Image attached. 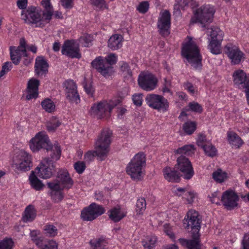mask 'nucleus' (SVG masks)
I'll return each instance as SVG.
<instances>
[{"instance_id": "nucleus-1", "label": "nucleus", "mask_w": 249, "mask_h": 249, "mask_svg": "<svg viewBox=\"0 0 249 249\" xmlns=\"http://www.w3.org/2000/svg\"><path fill=\"white\" fill-rule=\"evenodd\" d=\"M72 184L73 181L67 170H60L57 179L47 183L48 187L50 189L49 195L51 199L55 202L61 201L64 197L62 190L65 188H70Z\"/></svg>"}, {"instance_id": "nucleus-2", "label": "nucleus", "mask_w": 249, "mask_h": 249, "mask_svg": "<svg viewBox=\"0 0 249 249\" xmlns=\"http://www.w3.org/2000/svg\"><path fill=\"white\" fill-rule=\"evenodd\" d=\"M112 132L109 129L103 130L98 136L95 143V151H88L84 155L85 162L93 161L95 156L102 160L107 157L111 143Z\"/></svg>"}, {"instance_id": "nucleus-3", "label": "nucleus", "mask_w": 249, "mask_h": 249, "mask_svg": "<svg viewBox=\"0 0 249 249\" xmlns=\"http://www.w3.org/2000/svg\"><path fill=\"white\" fill-rule=\"evenodd\" d=\"M40 4L44 10L39 6H32L29 12L34 18V26L43 28L51 20L53 14V6L50 0H42Z\"/></svg>"}, {"instance_id": "nucleus-4", "label": "nucleus", "mask_w": 249, "mask_h": 249, "mask_svg": "<svg viewBox=\"0 0 249 249\" xmlns=\"http://www.w3.org/2000/svg\"><path fill=\"white\" fill-rule=\"evenodd\" d=\"M181 55L196 69L201 67L202 56L195 38L187 36L182 43Z\"/></svg>"}, {"instance_id": "nucleus-5", "label": "nucleus", "mask_w": 249, "mask_h": 249, "mask_svg": "<svg viewBox=\"0 0 249 249\" xmlns=\"http://www.w3.org/2000/svg\"><path fill=\"white\" fill-rule=\"evenodd\" d=\"M121 101V98L116 97L102 100L92 105L89 110V114L98 119L107 120L111 117L113 108Z\"/></svg>"}, {"instance_id": "nucleus-6", "label": "nucleus", "mask_w": 249, "mask_h": 249, "mask_svg": "<svg viewBox=\"0 0 249 249\" xmlns=\"http://www.w3.org/2000/svg\"><path fill=\"white\" fill-rule=\"evenodd\" d=\"M146 157L143 152H139L131 159L125 167L126 174L134 181L142 180L145 175Z\"/></svg>"}, {"instance_id": "nucleus-7", "label": "nucleus", "mask_w": 249, "mask_h": 249, "mask_svg": "<svg viewBox=\"0 0 249 249\" xmlns=\"http://www.w3.org/2000/svg\"><path fill=\"white\" fill-rule=\"evenodd\" d=\"M117 61V56L113 53L108 54L105 58L96 57L91 62L93 68L96 69L103 76L108 77L113 73L112 65Z\"/></svg>"}, {"instance_id": "nucleus-8", "label": "nucleus", "mask_w": 249, "mask_h": 249, "mask_svg": "<svg viewBox=\"0 0 249 249\" xmlns=\"http://www.w3.org/2000/svg\"><path fill=\"white\" fill-rule=\"evenodd\" d=\"M215 9L213 6L205 5L194 11V16L191 19L192 23H210L213 21Z\"/></svg>"}, {"instance_id": "nucleus-9", "label": "nucleus", "mask_w": 249, "mask_h": 249, "mask_svg": "<svg viewBox=\"0 0 249 249\" xmlns=\"http://www.w3.org/2000/svg\"><path fill=\"white\" fill-rule=\"evenodd\" d=\"M232 78L235 87L244 89L249 105V73H247L243 70L237 69L233 72Z\"/></svg>"}, {"instance_id": "nucleus-10", "label": "nucleus", "mask_w": 249, "mask_h": 249, "mask_svg": "<svg viewBox=\"0 0 249 249\" xmlns=\"http://www.w3.org/2000/svg\"><path fill=\"white\" fill-rule=\"evenodd\" d=\"M13 166L21 171H27L32 166V157L24 150L18 151L13 159Z\"/></svg>"}, {"instance_id": "nucleus-11", "label": "nucleus", "mask_w": 249, "mask_h": 249, "mask_svg": "<svg viewBox=\"0 0 249 249\" xmlns=\"http://www.w3.org/2000/svg\"><path fill=\"white\" fill-rule=\"evenodd\" d=\"M224 52L233 65L241 64L246 59V55L238 46L231 43H227L224 47Z\"/></svg>"}, {"instance_id": "nucleus-12", "label": "nucleus", "mask_w": 249, "mask_h": 249, "mask_svg": "<svg viewBox=\"0 0 249 249\" xmlns=\"http://www.w3.org/2000/svg\"><path fill=\"white\" fill-rule=\"evenodd\" d=\"M145 101L149 107L159 111L165 112L169 109V102L161 95L148 94L145 97Z\"/></svg>"}, {"instance_id": "nucleus-13", "label": "nucleus", "mask_w": 249, "mask_h": 249, "mask_svg": "<svg viewBox=\"0 0 249 249\" xmlns=\"http://www.w3.org/2000/svg\"><path fill=\"white\" fill-rule=\"evenodd\" d=\"M138 83L142 89L146 91H151L157 88L158 79L153 73L142 71L139 75Z\"/></svg>"}, {"instance_id": "nucleus-14", "label": "nucleus", "mask_w": 249, "mask_h": 249, "mask_svg": "<svg viewBox=\"0 0 249 249\" xmlns=\"http://www.w3.org/2000/svg\"><path fill=\"white\" fill-rule=\"evenodd\" d=\"M50 141L48 135L45 132H39L32 138L29 142V146L31 150L36 152L42 148L49 151Z\"/></svg>"}, {"instance_id": "nucleus-15", "label": "nucleus", "mask_w": 249, "mask_h": 249, "mask_svg": "<svg viewBox=\"0 0 249 249\" xmlns=\"http://www.w3.org/2000/svg\"><path fill=\"white\" fill-rule=\"evenodd\" d=\"M201 223L198 213L193 209L188 211L183 220V224L186 229H191L194 232L197 233L201 228Z\"/></svg>"}, {"instance_id": "nucleus-16", "label": "nucleus", "mask_w": 249, "mask_h": 249, "mask_svg": "<svg viewBox=\"0 0 249 249\" xmlns=\"http://www.w3.org/2000/svg\"><path fill=\"white\" fill-rule=\"evenodd\" d=\"M9 51L11 60L15 65L19 64L22 58H23V63L26 66L29 65L33 60V57L28 55L27 51H23L16 46L10 47Z\"/></svg>"}, {"instance_id": "nucleus-17", "label": "nucleus", "mask_w": 249, "mask_h": 249, "mask_svg": "<svg viewBox=\"0 0 249 249\" xmlns=\"http://www.w3.org/2000/svg\"><path fill=\"white\" fill-rule=\"evenodd\" d=\"M54 171L53 163L48 159L42 160L35 169L37 176L43 179L51 178Z\"/></svg>"}, {"instance_id": "nucleus-18", "label": "nucleus", "mask_w": 249, "mask_h": 249, "mask_svg": "<svg viewBox=\"0 0 249 249\" xmlns=\"http://www.w3.org/2000/svg\"><path fill=\"white\" fill-rule=\"evenodd\" d=\"M177 162L176 167L182 173L184 178H191L194 175V171L189 159L181 156L177 159Z\"/></svg>"}, {"instance_id": "nucleus-19", "label": "nucleus", "mask_w": 249, "mask_h": 249, "mask_svg": "<svg viewBox=\"0 0 249 249\" xmlns=\"http://www.w3.org/2000/svg\"><path fill=\"white\" fill-rule=\"evenodd\" d=\"M157 26L162 36H166L170 34L171 15L168 11L164 10L160 13Z\"/></svg>"}, {"instance_id": "nucleus-20", "label": "nucleus", "mask_w": 249, "mask_h": 249, "mask_svg": "<svg viewBox=\"0 0 249 249\" xmlns=\"http://www.w3.org/2000/svg\"><path fill=\"white\" fill-rule=\"evenodd\" d=\"M61 53L70 58H79L81 54L79 52V45L74 40H66L63 45Z\"/></svg>"}, {"instance_id": "nucleus-21", "label": "nucleus", "mask_w": 249, "mask_h": 249, "mask_svg": "<svg viewBox=\"0 0 249 249\" xmlns=\"http://www.w3.org/2000/svg\"><path fill=\"white\" fill-rule=\"evenodd\" d=\"M239 198L237 194L232 190L225 191L221 196V200L223 205L228 210L236 207Z\"/></svg>"}, {"instance_id": "nucleus-22", "label": "nucleus", "mask_w": 249, "mask_h": 249, "mask_svg": "<svg viewBox=\"0 0 249 249\" xmlns=\"http://www.w3.org/2000/svg\"><path fill=\"white\" fill-rule=\"evenodd\" d=\"M28 3V0H17V6L18 9L21 10V19L25 23L34 26V18L29 11L30 8L33 5L27 7Z\"/></svg>"}, {"instance_id": "nucleus-23", "label": "nucleus", "mask_w": 249, "mask_h": 249, "mask_svg": "<svg viewBox=\"0 0 249 249\" xmlns=\"http://www.w3.org/2000/svg\"><path fill=\"white\" fill-rule=\"evenodd\" d=\"M67 98L71 102L77 104L80 102V97L77 90L75 83L72 80H67L64 83Z\"/></svg>"}, {"instance_id": "nucleus-24", "label": "nucleus", "mask_w": 249, "mask_h": 249, "mask_svg": "<svg viewBox=\"0 0 249 249\" xmlns=\"http://www.w3.org/2000/svg\"><path fill=\"white\" fill-rule=\"evenodd\" d=\"M39 85V81L36 79L32 78L29 80L26 89L27 95L26 98L27 100H30L37 97Z\"/></svg>"}, {"instance_id": "nucleus-25", "label": "nucleus", "mask_w": 249, "mask_h": 249, "mask_svg": "<svg viewBox=\"0 0 249 249\" xmlns=\"http://www.w3.org/2000/svg\"><path fill=\"white\" fill-rule=\"evenodd\" d=\"M173 192L178 196H182V199L186 204H192L197 198L196 193L193 191H187L185 188L178 187L175 189Z\"/></svg>"}, {"instance_id": "nucleus-26", "label": "nucleus", "mask_w": 249, "mask_h": 249, "mask_svg": "<svg viewBox=\"0 0 249 249\" xmlns=\"http://www.w3.org/2000/svg\"><path fill=\"white\" fill-rule=\"evenodd\" d=\"M179 243L187 249H201V244L198 233L195 235L194 239L187 240L184 238L178 239Z\"/></svg>"}, {"instance_id": "nucleus-27", "label": "nucleus", "mask_w": 249, "mask_h": 249, "mask_svg": "<svg viewBox=\"0 0 249 249\" xmlns=\"http://www.w3.org/2000/svg\"><path fill=\"white\" fill-rule=\"evenodd\" d=\"M163 177L167 181L171 182H178L180 180L178 172L173 167L167 166L163 169Z\"/></svg>"}, {"instance_id": "nucleus-28", "label": "nucleus", "mask_w": 249, "mask_h": 249, "mask_svg": "<svg viewBox=\"0 0 249 249\" xmlns=\"http://www.w3.org/2000/svg\"><path fill=\"white\" fill-rule=\"evenodd\" d=\"M109 218L115 222L120 221L126 215V212L117 206L108 211Z\"/></svg>"}, {"instance_id": "nucleus-29", "label": "nucleus", "mask_w": 249, "mask_h": 249, "mask_svg": "<svg viewBox=\"0 0 249 249\" xmlns=\"http://www.w3.org/2000/svg\"><path fill=\"white\" fill-rule=\"evenodd\" d=\"M124 37L119 34L112 35L107 42L108 47L112 51L119 49L122 47Z\"/></svg>"}, {"instance_id": "nucleus-30", "label": "nucleus", "mask_w": 249, "mask_h": 249, "mask_svg": "<svg viewBox=\"0 0 249 249\" xmlns=\"http://www.w3.org/2000/svg\"><path fill=\"white\" fill-rule=\"evenodd\" d=\"M48 65L42 56H37L35 65V71L38 75L46 73L48 71Z\"/></svg>"}, {"instance_id": "nucleus-31", "label": "nucleus", "mask_w": 249, "mask_h": 249, "mask_svg": "<svg viewBox=\"0 0 249 249\" xmlns=\"http://www.w3.org/2000/svg\"><path fill=\"white\" fill-rule=\"evenodd\" d=\"M120 72L125 82L127 83L133 82L132 72L128 63L124 61L121 62Z\"/></svg>"}, {"instance_id": "nucleus-32", "label": "nucleus", "mask_w": 249, "mask_h": 249, "mask_svg": "<svg viewBox=\"0 0 249 249\" xmlns=\"http://www.w3.org/2000/svg\"><path fill=\"white\" fill-rule=\"evenodd\" d=\"M36 216V210L33 205L26 207L22 216L24 222H31L35 220Z\"/></svg>"}, {"instance_id": "nucleus-33", "label": "nucleus", "mask_w": 249, "mask_h": 249, "mask_svg": "<svg viewBox=\"0 0 249 249\" xmlns=\"http://www.w3.org/2000/svg\"><path fill=\"white\" fill-rule=\"evenodd\" d=\"M227 134L228 141L232 147L239 148L244 144L242 139L235 132L229 131Z\"/></svg>"}, {"instance_id": "nucleus-34", "label": "nucleus", "mask_w": 249, "mask_h": 249, "mask_svg": "<svg viewBox=\"0 0 249 249\" xmlns=\"http://www.w3.org/2000/svg\"><path fill=\"white\" fill-rule=\"evenodd\" d=\"M209 40L223 41L224 36V32L217 27H212L209 29Z\"/></svg>"}, {"instance_id": "nucleus-35", "label": "nucleus", "mask_w": 249, "mask_h": 249, "mask_svg": "<svg viewBox=\"0 0 249 249\" xmlns=\"http://www.w3.org/2000/svg\"><path fill=\"white\" fill-rule=\"evenodd\" d=\"M196 147L194 145L190 144L185 145L181 147L178 148L175 151L176 154L182 155L186 156H192L196 151Z\"/></svg>"}, {"instance_id": "nucleus-36", "label": "nucleus", "mask_w": 249, "mask_h": 249, "mask_svg": "<svg viewBox=\"0 0 249 249\" xmlns=\"http://www.w3.org/2000/svg\"><path fill=\"white\" fill-rule=\"evenodd\" d=\"M36 246L40 249H57L58 244L53 240H45L43 238L36 243Z\"/></svg>"}, {"instance_id": "nucleus-37", "label": "nucleus", "mask_w": 249, "mask_h": 249, "mask_svg": "<svg viewBox=\"0 0 249 249\" xmlns=\"http://www.w3.org/2000/svg\"><path fill=\"white\" fill-rule=\"evenodd\" d=\"M89 243L92 249H108V242L103 237L91 240Z\"/></svg>"}, {"instance_id": "nucleus-38", "label": "nucleus", "mask_w": 249, "mask_h": 249, "mask_svg": "<svg viewBox=\"0 0 249 249\" xmlns=\"http://www.w3.org/2000/svg\"><path fill=\"white\" fill-rule=\"evenodd\" d=\"M213 180L217 183H222L225 181L229 178L228 173L221 169H218L212 174Z\"/></svg>"}, {"instance_id": "nucleus-39", "label": "nucleus", "mask_w": 249, "mask_h": 249, "mask_svg": "<svg viewBox=\"0 0 249 249\" xmlns=\"http://www.w3.org/2000/svg\"><path fill=\"white\" fill-rule=\"evenodd\" d=\"M29 180L31 187L36 191L41 190L44 187L42 182L38 178L34 172L30 175Z\"/></svg>"}, {"instance_id": "nucleus-40", "label": "nucleus", "mask_w": 249, "mask_h": 249, "mask_svg": "<svg viewBox=\"0 0 249 249\" xmlns=\"http://www.w3.org/2000/svg\"><path fill=\"white\" fill-rule=\"evenodd\" d=\"M50 151V156L53 160H58L61 155V149L58 143H54L52 145L50 143L49 144V151Z\"/></svg>"}, {"instance_id": "nucleus-41", "label": "nucleus", "mask_w": 249, "mask_h": 249, "mask_svg": "<svg viewBox=\"0 0 249 249\" xmlns=\"http://www.w3.org/2000/svg\"><path fill=\"white\" fill-rule=\"evenodd\" d=\"M146 208V203L144 198H139L136 202L135 207L136 216H139L143 215Z\"/></svg>"}, {"instance_id": "nucleus-42", "label": "nucleus", "mask_w": 249, "mask_h": 249, "mask_svg": "<svg viewBox=\"0 0 249 249\" xmlns=\"http://www.w3.org/2000/svg\"><path fill=\"white\" fill-rule=\"evenodd\" d=\"M222 42V41L209 40L208 48L213 54H220L221 53Z\"/></svg>"}, {"instance_id": "nucleus-43", "label": "nucleus", "mask_w": 249, "mask_h": 249, "mask_svg": "<svg viewBox=\"0 0 249 249\" xmlns=\"http://www.w3.org/2000/svg\"><path fill=\"white\" fill-rule=\"evenodd\" d=\"M42 108L47 112L52 113L55 110V105L54 102L49 98H45L41 103Z\"/></svg>"}, {"instance_id": "nucleus-44", "label": "nucleus", "mask_w": 249, "mask_h": 249, "mask_svg": "<svg viewBox=\"0 0 249 249\" xmlns=\"http://www.w3.org/2000/svg\"><path fill=\"white\" fill-rule=\"evenodd\" d=\"M81 218L86 221H92L95 219V216L92 210L89 209V206H88L83 209L81 212Z\"/></svg>"}, {"instance_id": "nucleus-45", "label": "nucleus", "mask_w": 249, "mask_h": 249, "mask_svg": "<svg viewBox=\"0 0 249 249\" xmlns=\"http://www.w3.org/2000/svg\"><path fill=\"white\" fill-rule=\"evenodd\" d=\"M157 240V238L156 236H148L142 241V245L145 249H153L155 247Z\"/></svg>"}, {"instance_id": "nucleus-46", "label": "nucleus", "mask_w": 249, "mask_h": 249, "mask_svg": "<svg viewBox=\"0 0 249 249\" xmlns=\"http://www.w3.org/2000/svg\"><path fill=\"white\" fill-rule=\"evenodd\" d=\"M89 206V209L92 210L94 216H95V219L105 212V208L102 206L95 203H92Z\"/></svg>"}, {"instance_id": "nucleus-47", "label": "nucleus", "mask_w": 249, "mask_h": 249, "mask_svg": "<svg viewBox=\"0 0 249 249\" xmlns=\"http://www.w3.org/2000/svg\"><path fill=\"white\" fill-rule=\"evenodd\" d=\"M189 3L193 8L196 5V2H194L193 0H176V3L175 4L174 9L176 10L180 11V9H183Z\"/></svg>"}, {"instance_id": "nucleus-48", "label": "nucleus", "mask_w": 249, "mask_h": 249, "mask_svg": "<svg viewBox=\"0 0 249 249\" xmlns=\"http://www.w3.org/2000/svg\"><path fill=\"white\" fill-rule=\"evenodd\" d=\"M182 128L184 133L191 135L196 130V123L193 121H188L184 124Z\"/></svg>"}, {"instance_id": "nucleus-49", "label": "nucleus", "mask_w": 249, "mask_h": 249, "mask_svg": "<svg viewBox=\"0 0 249 249\" xmlns=\"http://www.w3.org/2000/svg\"><path fill=\"white\" fill-rule=\"evenodd\" d=\"M61 124L60 122L56 117H53L47 124V129L49 132H54Z\"/></svg>"}, {"instance_id": "nucleus-50", "label": "nucleus", "mask_w": 249, "mask_h": 249, "mask_svg": "<svg viewBox=\"0 0 249 249\" xmlns=\"http://www.w3.org/2000/svg\"><path fill=\"white\" fill-rule=\"evenodd\" d=\"M91 4L97 10L108 9V6L105 0H90Z\"/></svg>"}, {"instance_id": "nucleus-51", "label": "nucleus", "mask_w": 249, "mask_h": 249, "mask_svg": "<svg viewBox=\"0 0 249 249\" xmlns=\"http://www.w3.org/2000/svg\"><path fill=\"white\" fill-rule=\"evenodd\" d=\"M44 233L49 237H54L57 234V229L53 225L47 224L44 228Z\"/></svg>"}, {"instance_id": "nucleus-52", "label": "nucleus", "mask_w": 249, "mask_h": 249, "mask_svg": "<svg viewBox=\"0 0 249 249\" xmlns=\"http://www.w3.org/2000/svg\"><path fill=\"white\" fill-rule=\"evenodd\" d=\"M205 154L209 157H213L217 154V149L211 143H208L205 146H203Z\"/></svg>"}, {"instance_id": "nucleus-53", "label": "nucleus", "mask_w": 249, "mask_h": 249, "mask_svg": "<svg viewBox=\"0 0 249 249\" xmlns=\"http://www.w3.org/2000/svg\"><path fill=\"white\" fill-rule=\"evenodd\" d=\"M184 89L192 95H197L198 92L197 87L193 85L191 83L187 82L183 84Z\"/></svg>"}, {"instance_id": "nucleus-54", "label": "nucleus", "mask_w": 249, "mask_h": 249, "mask_svg": "<svg viewBox=\"0 0 249 249\" xmlns=\"http://www.w3.org/2000/svg\"><path fill=\"white\" fill-rule=\"evenodd\" d=\"M163 231L172 241H176V236L173 232V229L172 226L168 224H165L163 226Z\"/></svg>"}, {"instance_id": "nucleus-55", "label": "nucleus", "mask_w": 249, "mask_h": 249, "mask_svg": "<svg viewBox=\"0 0 249 249\" xmlns=\"http://www.w3.org/2000/svg\"><path fill=\"white\" fill-rule=\"evenodd\" d=\"M92 41V37L89 35H84L79 38V42L85 47L90 45Z\"/></svg>"}, {"instance_id": "nucleus-56", "label": "nucleus", "mask_w": 249, "mask_h": 249, "mask_svg": "<svg viewBox=\"0 0 249 249\" xmlns=\"http://www.w3.org/2000/svg\"><path fill=\"white\" fill-rule=\"evenodd\" d=\"M188 110L197 113H201L202 111V107L198 103L190 102L188 106Z\"/></svg>"}, {"instance_id": "nucleus-57", "label": "nucleus", "mask_w": 249, "mask_h": 249, "mask_svg": "<svg viewBox=\"0 0 249 249\" xmlns=\"http://www.w3.org/2000/svg\"><path fill=\"white\" fill-rule=\"evenodd\" d=\"M14 243L11 239H5L0 241V249H12Z\"/></svg>"}, {"instance_id": "nucleus-58", "label": "nucleus", "mask_w": 249, "mask_h": 249, "mask_svg": "<svg viewBox=\"0 0 249 249\" xmlns=\"http://www.w3.org/2000/svg\"><path fill=\"white\" fill-rule=\"evenodd\" d=\"M13 67L12 64L11 62H5L2 67V69L0 71V78H1L6 73H7Z\"/></svg>"}, {"instance_id": "nucleus-59", "label": "nucleus", "mask_w": 249, "mask_h": 249, "mask_svg": "<svg viewBox=\"0 0 249 249\" xmlns=\"http://www.w3.org/2000/svg\"><path fill=\"white\" fill-rule=\"evenodd\" d=\"M149 7V3L147 1L141 2L137 7V10L141 13L144 14L147 12Z\"/></svg>"}, {"instance_id": "nucleus-60", "label": "nucleus", "mask_w": 249, "mask_h": 249, "mask_svg": "<svg viewBox=\"0 0 249 249\" xmlns=\"http://www.w3.org/2000/svg\"><path fill=\"white\" fill-rule=\"evenodd\" d=\"M74 168L77 173L79 174H82L85 170V163L84 161H77L74 164Z\"/></svg>"}, {"instance_id": "nucleus-61", "label": "nucleus", "mask_w": 249, "mask_h": 249, "mask_svg": "<svg viewBox=\"0 0 249 249\" xmlns=\"http://www.w3.org/2000/svg\"><path fill=\"white\" fill-rule=\"evenodd\" d=\"M207 139L205 135L203 134H199L198 135V138L196 140V143L198 146L201 147L203 148V146H205L207 144Z\"/></svg>"}, {"instance_id": "nucleus-62", "label": "nucleus", "mask_w": 249, "mask_h": 249, "mask_svg": "<svg viewBox=\"0 0 249 249\" xmlns=\"http://www.w3.org/2000/svg\"><path fill=\"white\" fill-rule=\"evenodd\" d=\"M142 93H137L133 95L132 100L134 104L137 106H141L142 103Z\"/></svg>"}, {"instance_id": "nucleus-63", "label": "nucleus", "mask_w": 249, "mask_h": 249, "mask_svg": "<svg viewBox=\"0 0 249 249\" xmlns=\"http://www.w3.org/2000/svg\"><path fill=\"white\" fill-rule=\"evenodd\" d=\"M39 233V231L37 230L32 231L30 232V236L31 237L32 240L36 245V243L39 241H41L43 238L42 237H37V235Z\"/></svg>"}, {"instance_id": "nucleus-64", "label": "nucleus", "mask_w": 249, "mask_h": 249, "mask_svg": "<svg viewBox=\"0 0 249 249\" xmlns=\"http://www.w3.org/2000/svg\"><path fill=\"white\" fill-rule=\"evenodd\" d=\"M220 196V193L218 191H216L212 194L211 196H210V199L213 203L218 204L219 203Z\"/></svg>"}]
</instances>
